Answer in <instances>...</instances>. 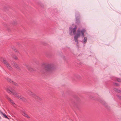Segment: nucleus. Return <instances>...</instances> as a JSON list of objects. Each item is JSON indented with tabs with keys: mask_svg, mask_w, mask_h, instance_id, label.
<instances>
[{
	"mask_svg": "<svg viewBox=\"0 0 121 121\" xmlns=\"http://www.w3.org/2000/svg\"><path fill=\"white\" fill-rule=\"evenodd\" d=\"M6 90L8 93H9L11 92L12 94L15 95L16 97L18 98V99H21L24 102L26 101V99L25 98L21 96H19L16 92L11 88V87H10L9 88H7L6 89Z\"/></svg>",
	"mask_w": 121,
	"mask_h": 121,
	"instance_id": "nucleus-1",
	"label": "nucleus"
},
{
	"mask_svg": "<svg viewBox=\"0 0 121 121\" xmlns=\"http://www.w3.org/2000/svg\"><path fill=\"white\" fill-rule=\"evenodd\" d=\"M85 32V30H78L77 31V34L74 37V40L75 41L78 43V38L82 36V37L84 36V33Z\"/></svg>",
	"mask_w": 121,
	"mask_h": 121,
	"instance_id": "nucleus-2",
	"label": "nucleus"
},
{
	"mask_svg": "<svg viewBox=\"0 0 121 121\" xmlns=\"http://www.w3.org/2000/svg\"><path fill=\"white\" fill-rule=\"evenodd\" d=\"M44 66L45 68L44 69L45 71L44 73L48 72L51 73L54 70L53 65H52L47 64L44 65Z\"/></svg>",
	"mask_w": 121,
	"mask_h": 121,
	"instance_id": "nucleus-3",
	"label": "nucleus"
},
{
	"mask_svg": "<svg viewBox=\"0 0 121 121\" xmlns=\"http://www.w3.org/2000/svg\"><path fill=\"white\" fill-rule=\"evenodd\" d=\"M73 26L72 27H70L69 30V33L70 35H72L73 34L75 35L76 32V29L77 28L76 26H74V27Z\"/></svg>",
	"mask_w": 121,
	"mask_h": 121,
	"instance_id": "nucleus-4",
	"label": "nucleus"
},
{
	"mask_svg": "<svg viewBox=\"0 0 121 121\" xmlns=\"http://www.w3.org/2000/svg\"><path fill=\"white\" fill-rule=\"evenodd\" d=\"M3 63L5 65V66L7 67L8 69L10 70H12V68L7 61L3 59Z\"/></svg>",
	"mask_w": 121,
	"mask_h": 121,
	"instance_id": "nucleus-5",
	"label": "nucleus"
},
{
	"mask_svg": "<svg viewBox=\"0 0 121 121\" xmlns=\"http://www.w3.org/2000/svg\"><path fill=\"white\" fill-rule=\"evenodd\" d=\"M28 94L30 95L33 96L34 97V98L36 99H38L39 100L40 99V98L38 96L36 95L35 94L33 93L32 92L29 91L28 92Z\"/></svg>",
	"mask_w": 121,
	"mask_h": 121,
	"instance_id": "nucleus-6",
	"label": "nucleus"
},
{
	"mask_svg": "<svg viewBox=\"0 0 121 121\" xmlns=\"http://www.w3.org/2000/svg\"><path fill=\"white\" fill-rule=\"evenodd\" d=\"M6 97L8 100L10 101V103L12 104L13 106L14 107H16V105L15 104L13 101L10 99V98L8 96H6Z\"/></svg>",
	"mask_w": 121,
	"mask_h": 121,
	"instance_id": "nucleus-7",
	"label": "nucleus"
},
{
	"mask_svg": "<svg viewBox=\"0 0 121 121\" xmlns=\"http://www.w3.org/2000/svg\"><path fill=\"white\" fill-rule=\"evenodd\" d=\"M7 81L10 82L11 83H12V84L16 86H18V84L15 82H13L12 80L10 79L9 78H8L7 79Z\"/></svg>",
	"mask_w": 121,
	"mask_h": 121,
	"instance_id": "nucleus-8",
	"label": "nucleus"
},
{
	"mask_svg": "<svg viewBox=\"0 0 121 121\" xmlns=\"http://www.w3.org/2000/svg\"><path fill=\"white\" fill-rule=\"evenodd\" d=\"M12 65L13 66L15 67L17 69V70L19 71H20L21 70V69L20 68L16 63H13L12 64Z\"/></svg>",
	"mask_w": 121,
	"mask_h": 121,
	"instance_id": "nucleus-9",
	"label": "nucleus"
},
{
	"mask_svg": "<svg viewBox=\"0 0 121 121\" xmlns=\"http://www.w3.org/2000/svg\"><path fill=\"white\" fill-rule=\"evenodd\" d=\"M26 67H27V69L30 71H32L33 70V69H32L30 66L28 65H26Z\"/></svg>",
	"mask_w": 121,
	"mask_h": 121,
	"instance_id": "nucleus-10",
	"label": "nucleus"
},
{
	"mask_svg": "<svg viewBox=\"0 0 121 121\" xmlns=\"http://www.w3.org/2000/svg\"><path fill=\"white\" fill-rule=\"evenodd\" d=\"M0 113L1 114H2L3 116L4 117H5V118L8 119V118L7 117V116L6 115L5 113H3V112L1 111H0Z\"/></svg>",
	"mask_w": 121,
	"mask_h": 121,
	"instance_id": "nucleus-11",
	"label": "nucleus"
},
{
	"mask_svg": "<svg viewBox=\"0 0 121 121\" xmlns=\"http://www.w3.org/2000/svg\"><path fill=\"white\" fill-rule=\"evenodd\" d=\"M22 114L23 116H25V117H27L28 118H30V117H29V116L27 114H26L24 112H23Z\"/></svg>",
	"mask_w": 121,
	"mask_h": 121,
	"instance_id": "nucleus-12",
	"label": "nucleus"
},
{
	"mask_svg": "<svg viewBox=\"0 0 121 121\" xmlns=\"http://www.w3.org/2000/svg\"><path fill=\"white\" fill-rule=\"evenodd\" d=\"M87 38L86 37H84V42L85 43H86L87 42Z\"/></svg>",
	"mask_w": 121,
	"mask_h": 121,
	"instance_id": "nucleus-13",
	"label": "nucleus"
},
{
	"mask_svg": "<svg viewBox=\"0 0 121 121\" xmlns=\"http://www.w3.org/2000/svg\"><path fill=\"white\" fill-rule=\"evenodd\" d=\"M13 57L15 59L17 60V56H13Z\"/></svg>",
	"mask_w": 121,
	"mask_h": 121,
	"instance_id": "nucleus-14",
	"label": "nucleus"
},
{
	"mask_svg": "<svg viewBox=\"0 0 121 121\" xmlns=\"http://www.w3.org/2000/svg\"><path fill=\"white\" fill-rule=\"evenodd\" d=\"M114 85L115 86H118V84L117 83H114Z\"/></svg>",
	"mask_w": 121,
	"mask_h": 121,
	"instance_id": "nucleus-15",
	"label": "nucleus"
},
{
	"mask_svg": "<svg viewBox=\"0 0 121 121\" xmlns=\"http://www.w3.org/2000/svg\"><path fill=\"white\" fill-rule=\"evenodd\" d=\"M117 80L118 82H120L121 81V79H117Z\"/></svg>",
	"mask_w": 121,
	"mask_h": 121,
	"instance_id": "nucleus-16",
	"label": "nucleus"
},
{
	"mask_svg": "<svg viewBox=\"0 0 121 121\" xmlns=\"http://www.w3.org/2000/svg\"><path fill=\"white\" fill-rule=\"evenodd\" d=\"M81 78V77L79 76H77V78Z\"/></svg>",
	"mask_w": 121,
	"mask_h": 121,
	"instance_id": "nucleus-17",
	"label": "nucleus"
},
{
	"mask_svg": "<svg viewBox=\"0 0 121 121\" xmlns=\"http://www.w3.org/2000/svg\"><path fill=\"white\" fill-rule=\"evenodd\" d=\"M8 30L9 32H10L11 31L10 28H8Z\"/></svg>",
	"mask_w": 121,
	"mask_h": 121,
	"instance_id": "nucleus-18",
	"label": "nucleus"
},
{
	"mask_svg": "<svg viewBox=\"0 0 121 121\" xmlns=\"http://www.w3.org/2000/svg\"><path fill=\"white\" fill-rule=\"evenodd\" d=\"M14 50L15 52H17V50L16 49H14Z\"/></svg>",
	"mask_w": 121,
	"mask_h": 121,
	"instance_id": "nucleus-19",
	"label": "nucleus"
},
{
	"mask_svg": "<svg viewBox=\"0 0 121 121\" xmlns=\"http://www.w3.org/2000/svg\"><path fill=\"white\" fill-rule=\"evenodd\" d=\"M63 57V59L64 60H65V57Z\"/></svg>",
	"mask_w": 121,
	"mask_h": 121,
	"instance_id": "nucleus-20",
	"label": "nucleus"
},
{
	"mask_svg": "<svg viewBox=\"0 0 121 121\" xmlns=\"http://www.w3.org/2000/svg\"><path fill=\"white\" fill-rule=\"evenodd\" d=\"M115 91H116L117 92H119L118 90H115Z\"/></svg>",
	"mask_w": 121,
	"mask_h": 121,
	"instance_id": "nucleus-21",
	"label": "nucleus"
},
{
	"mask_svg": "<svg viewBox=\"0 0 121 121\" xmlns=\"http://www.w3.org/2000/svg\"><path fill=\"white\" fill-rule=\"evenodd\" d=\"M16 23H16V22L15 23H14V25H15V24H16Z\"/></svg>",
	"mask_w": 121,
	"mask_h": 121,
	"instance_id": "nucleus-22",
	"label": "nucleus"
},
{
	"mask_svg": "<svg viewBox=\"0 0 121 121\" xmlns=\"http://www.w3.org/2000/svg\"><path fill=\"white\" fill-rule=\"evenodd\" d=\"M1 119V117L0 116V120Z\"/></svg>",
	"mask_w": 121,
	"mask_h": 121,
	"instance_id": "nucleus-23",
	"label": "nucleus"
},
{
	"mask_svg": "<svg viewBox=\"0 0 121 121\" xmlns=\"http://www.w3.org/2000/svg\"><path fill=\"white\" fill-rule=\"evenodd\" d=\"M121 99V98H120Z\"/></svg>",
	"mask_w": 121,
	"mask_h": 121,
	"instance_id": "nucleus-24",
	"label": "nucleus"
}]
</instances>
